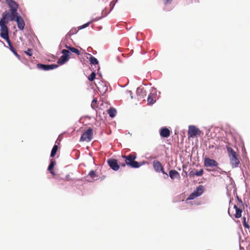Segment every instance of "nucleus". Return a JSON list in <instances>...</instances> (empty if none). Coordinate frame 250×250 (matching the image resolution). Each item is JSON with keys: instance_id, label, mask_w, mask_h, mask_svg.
<instances>
[{"instance_id": "7", "label": "nucleus", "mask_w": 250, "mask_h": 250, "mask_svg": "<svg viewBox=\"0 0 250 250\" xmlns=\"http://www.w3.org/2000/svg\"><path fill=\"white\" fill-rule=\"evenodd\" d=\"M201 130L197 128L194 125H189L188 127V137L190 138H194L197 136H200L201 135Z\"/></svg>"}, {"instance_id": "21", "label": "nucleus", "mask_w": 250, "mask_h": 250, "mask_svg": "<svg viewBox=\"0 0 250 250\" xmlns=\"http://www.w3.org/2000/svg\"><path fill=\"white\" fill-rule=\"evenodd\" d=\"M69 59V57L66 56L65 55H62L60 57V58L58 60V63L60 64H63L65 62H66Z\"/></svg>"}, {"instance_id": "16", "label": "nucleus", "mask_w": 250, "mask_h": 250, "mask_svg": "<svg viewBox=\"0 0 250 250\" xmlns=\"http://www.w3.org/2000/svg\"><path fill=\"white\" fill-rule=\"evenodd\" d=\"M160 134L162 137L167 138L170 136V131L166 127L162 128L160 131Z\"/></svg>"}, {"instance_id": "31", "label": "nucleus", "mask_w": 250, "mask_h": 250, "mask_svg": "<svg viewBox=\"0 0 250 250\" xmlns=\"http://www.w3.org/2000/svg\"><path fill=\"white\" fill-rule=\"evenodd\" d=\"M89 175L90 176V177H91L92 178H93L95 177L96 176V174H95V172L94 170H91L89 173Z\"/></svg>"}, {"instance_id": "13", "label": "nucleus", "mask_w": 250, "mask_h": 250, "mask_svg": "<svg viewBox=\"0 0 250 250\" xmlns=\"http://www.w3.org/2000/svg\"><path fill=\"white\" fill-rule=\"evenodd\" d=\"M97 87L98 90L102 95L104 94L108 90V87L106 84L104 82L99 83Z\"/></svg>"}, {"instance_id": "11", "label": "nucleus", "mask_w": 250, "mask_h": 250, "mask_svg": "<svg viewBox=\"0 0 250 250\" xmlns=\"http://www.w3.org/2000/svg\"><path fill=\"white\" fill-rule=\"evenodd\" d=\"M107 163L111 168L115 171L119 169L120 165L118 163L117 160L114 159H109L107 160Z\"/></svg>"}, {"instance_id": "28", "label": "nucleus", "mask_w": 250, "mask_h": 250, "mask_svg": "<svg viewBox=\"0 0 250 250\" xmlns=\"http://www.w3.org/2000/svg\"><path fill=\"white\" fill-rule=\"evenodd\" d=\"M204 173V170L203 169H200L199 171L195 170V175L197 176H201L203 175Z\"/></svg>"}, {"instance_id": "20", "label": "nucleus", "mask_w": 250, "mask_h": 250, "mask_svg": "<svg viewBox=\"0 0 250 250\" xmlns=\"http://www.w3.org/2000/svg\"><path fill=\"white\" fill-rule=\"evenodd\" d=\"M234 208H235V211H236V213L235 214V217L236 218H239L241 217V215H242L241 213L242 212V209L241 208V207H240L238 206L234 205Z\"/></svg>"}, {"instance_id": "30", "label": "nucleus", "mask_w": 250, "mask_h": 250, "mask_svg": "<svg viewBox=\"0 0 250 250\" xmlns=\"http://www.w3.org/2000/svg\"><path fill=\"white\" fill-rule=\"evenodd\" d=\"M243 224L245 228L249 229L250 227L248 224V223L246 222V219L245 217H243Z\"/></svg>"}, {"instance_id": "38", "label": "nucleus", "mask_w": 250, "mask_h": 250, "mask_svg": "<svg viewBox=\"0 0 250 250\" xmlns=\"http://www.w3.org/2000/svg\"><path fill=\"white\" fill-rule=\"evenodd\" d=\"M65 47L68 49V50H69V48H71L72 47L71 46H68L67 45L65 44Z\"/></svg>"}, {"instance_id": "36", "label": "nucleus", "mask_w": 250, "mask_h": 250, "mask_svg": "<svg viewBox=\"0 0 250 250\" xmlns=\"http://www.w3.org/2000/svg\"><path fill=\"white\" fill-rule=\"evenodd\" d=\"M195 170L191 171L189 173V176H194L195 175Z\"/></svg>"}, {"instance_id": "1", "label": "nucleus", "mask_w": 250, "mask_h": 250, "mask_svg": "<svg viewBox=\"0 0 250 250\" xmlns=\"http://www.w3.org/2000/svg\"><path fill=\"white\" fill-rule=\"evenodd\" d=\"M122 157L125 159V163H123L120 164L123 167H125V165H127L132 168H138L145 164V162L139 163L135 161V159L137 157L135 153H130L128 155H123Z\"/></svg>"}, {"instance_id": "37", "label": "nucleus", "mask_w": 250, "mask_h": 250, "mask_svg": "<svg viewBox=\"0 0 250 250\" xmlns=\"http://www.w3.org/2000/svg\"><path fill=\"white\" fill-rule=\"evenodd\" d=\"M172 1V0H164V3L165 4H170Z\"/></svg>"}, {"instance_id": "17", "label": "nucleus", "mask_w": 250, "mask_h": 250, "mask_svg": "<svg viewBox=\"0 0 250 250\" xmlns=\"http://www.w3.org/2000/svg\"><path fill=\"white\" fill-rule=\"evenodd\" d=\"M169 175L170 178L172 180L174 179L175 178L179 179L180 178V174L176 170L174 169H172L169 171Z\"/></svg>"}, {"instance_id": "35", "label": "nucleus", "mask_w": 250, "mask_h": 250, "mask_svg": "<svg viewBox=\"0 0 250 250\" xmlns=\"http://www.w3.org/2000/svg\"><path fill=\"white\" fill-rule=\"evenodd\" d=\"M89 24H90V22L85 23L84 24H83V26H82L80 28V29L86 27L87 26H88L89 25Z\"/></svg>"}, {"instance_id": "15", "label": "nucleus", "mask_w": 250, "mask_h": 250, "mask_svg": "<svg viewBox=\"0 0 250 250\" xmlns=\"http://www.w3.org/2000/svg\"><path fill=\"white\" fill-rule=\"evenodd\" d=\"M136 94L138 96L141 98H143L146 94V91L145 88L142 86H140L137 88L136 90Z\"/></svg>"}, {"instance_id": "9", "label": "nucleus", "mask_w": 250, "mask_h": 250, "mask_svg": "<svg viewBox=\"0 0 250 250\" xmlns=\"http://www.w3.org/2000/svg\"><path fill=\"white\" fill-rule=\"evenodd\" d=\"M37 67L39 69H42L45 71H47L57 68L58 67V65L55 64H43L41 63H38L37 65Z\"/></svg>"}, {"instance_id": "10", "label": "nucleus", "mask_w": 250, "mask_h": 250, "mask_svg": "<svg viewBox=\"0 0 250 250\" xmlns=\"http://www.w3.org/2000/svg\"><path fill=\"white\" fill-rule=\"evenodd\" d=\"M204 166L206 167H217L218 163L215 160L209 158L208 157H205L204 161Z\"/></svg>"}, {"instance_id": "32", "label": "nucleus", "mask_w": 250, "mask_h": 250, "mask_svg": "<svg viewBox=\"0 0 250 250\" xmlns=\"http://www.w3.org/2000/svg\"><path fill=\"white\" fill-rule=\"evenodd\" d=\"M25 53L29 56L32 55V50L31 49H28L27 51H25Z\"/></svg>"}, {"instance_id": "27", "label": "nucleus", "mask_w": 250, "mask_h": 250, "mask_svg": "<svg viewBox=\"0 0 250 250\" xmlns=\"http://www.w3.org/2000/svg\"><path fill=\"white\" fill-rule=\"evenodd\" d=\"M96 77V73L94 72H92V73L88 76V79L89 81L92 82Z\"/></svg>"}, {"instance_id": "33", "label": "nucleus", "mask_w": 250, "mask_h": 250, "mask_svg": "<svg viewBox=\"0 0 250 250\" xmlns=\"http://www.w3.org/2000/svg\"><path fill=\"white\" fill-rule=\"evenodd\" d=\"M237 199H238V203H237V204L236 206H238L240 207H243V205L242 200L240 199H239V198H237Z\"/></svg>"}, {"instance_id": "34", "label": "nucleus", "mask_w": 250, "mask_h": 250, "mask_svg": "<svg viewBox=\"0 0 250 250\" xmlns=\"http://www.w3.org/2000/svg\"><path fill=\"white\" fill-rule=\"evenodd\" d=\"M63 180L67 181H69L71 180L70 175H66L65 178Z\"/></svg>"}, {"instance_id": "5", "label": "nucleus", "mask_w": 250, "mask_h": 250, "mask_svg": "<svg viewBox=\"0 0 250 250\" xmlns=\"http://www.w3.org/2000/svg\"><path fill=\"white\" fill-rule=\"evenodd\" d=\"M93 130L91 128H89L82 135L80 141L90 142L93 138Z\"/></svg>"}, {"instance_id": "4", "label": "nucleus", "mask_w": 250, "mask_h": 250, "mask_svg": "<svg viewBox=\"0 0 250 250\" xmlns=\"http://www.w3.org/2000/svg\"><path fill=\"white\" fill-rule=\"evenodd\" d=\"M227 149L231 167L233 168L238 167L240 164L239 155L231 147L227 146Z\"/></svg>"}, {"instance_id": "22", "label": "nucleus", "mask_w": 250, "mask_h": 250, "mask_svg": "<svg viewBox=\"0 0 250 250\" xmlns=\"http://www.w3.org/2000/svg\"><path fill=\"white\" fill-rule=\"evenodd\" d=\"M88 55L90 56L89 60L91 65H95L99 63V62L96 58L90 54H88Z\"/></svg>"}, {"instance_id": "19", "label": "nucleus", "mask_w": 250, "mask_h": 250, "mask_svg": "<svg viewBox=\"0 0 250 250\" xmlns=\"http://www.w3.org/2000/svg\"><path fill=\"white\" fill-rule=\"evenodd\" d=\"M6 1L11 10L18 9V5L15 1L13 0H6Z\"/></svg>"}, {"instance_id": "12", "label": "nucleus", "mask_w": 250, "mask_h": 250, "mask_svg": "<svg viewBox=\"0 0 250 250\" xmlns=\"http://www.w3.org/2000/svg\"><path fill=\"white\" fill-rule=\"evenodd\" d=\"M156 100V93L155 90H152L147 97V103L149 104H153Z\"/></svg>"}, {"instance_id": "25", "label": "nucleus", "mask_w": 250, "mask_h": 250, "mask_svg": "<svg viewBox=\"0 0 250 250\" xmlns=\"http://www.w3.org/2000/svg\"><path fill=\"white\" fill-rule=\"evenodd\" d=\"M91 107L93 109H96L98 107V105L97 103V99L95 98L93 100L92 103H91Z\"/></svg>"}, {"instance_id": "6", "label": "nucleus", "mask_w": 250, "mask_h": 250, "mask_svg": "<svg viewBox=\"0 0 250 250\" xmlns=\"http://www.w3.org/2000/svg\"><path fill=\"white\" fill-rule=\"evenodd\" d=\"M205 190V188L204 186L202 185L199 186L196 189L190 194V195L188 198V200H193L195 198L200 196L204 192Z\"/></svg>"}, {"instance_id": "24", "label": "nucleus", "mask_w": 250, "mask_h": 250, "mask_svg": "<svg viewBox=\"0 0 250 250\" xmlns=\"http://www.w3.org/2000/svg\"><path fill=\"white\" fill-rule=\"evenodd\" d=\"M58 149V147L57 145H55L53 146V148L51 150L50 157H54L55 156V155H56Z\"/></svg>"}, {"instance_id": "3", "label": "nucleus", "mask_w": 250, "mask_h": 250, "mask_svg": "<svg viewBox=\"0 0 250 250\" xmlns=\"http://www.w3.org/2000/svg\"><path fill=\"white\" fill-rule=\"evenodd\" d=\"M1 31H0V35L1 38H2L3 39H4L6 42L8 43L9 48L10 50L15 54V55L20 59V55L17 53L16 50L14 48V47L12 45V44L9 40V31H8V27H6L4 25V24L1 22Z\"/></svg>"}, {"instance_id": "26", "label": "nucleus", "mask_w": 250, "mask_h": 250, "mask_svg": "<svg viewBox=\"0 0 250 250\" xmlns=\"http://www.w3.org/2000/svg\"><path fill=\"white\" fill-rule=\"evenodd\" d=\"M69 50L70 51H71L72 52L77 54L78 55H80L81 54L80 51L78 49H77V48H75L73 47H72L71 48H69Z\"/></svg>"}, {"instance_id": "2", "label": "nucleus", "mask_w": 250, "mask_h": 250, "mask_svg": "<svg viewBox=\"0 0 250 250\" xmlns=\"http://www.w3.org/2000/svg\"><path fill=\"white\" fill-rule=\"evenodd\" d=\"M11 13L8 11H5L2 15V18L0 20V31H1V22L6 27L9 21H13L17 19L18 16L17 9L11 10Z\"/></svg>"}, {"instance_id": "8", "label": "nucleus", "mask_w": 250, "mask_h": 250, "mask_svg": "<svg viewBox=\"0 0 250 250\" xmlns=\"http://www.w3.org/2000/svg\"><path fill=\"white\" fill-rule=\"evenodd\" d=\"M153 167L154 168V169L157 171V172H160V171H161L164 174H165L166 175V177H165V178H168V175L165 172V171L164 170V168L161 164V163L157 161V160H155L153 161Z\"/></svg>"}, {"instance_id": "23", "label": "nucleus", "mask_w": 250, "mask_h": 250, "mask_svg": "<svg viewBox=\"0 0 250 250\" xmlns=\"http://www.w3.org/2000/svg\"><path fill=\"white\" fill-rule=\"evenodd\" d=\"M116 110L113 108H110L108 110V114L111 118L114 117L116 115Z\"/></svg>"}, {"instance_id": "18", "label": "nucleus", "mask_w": 250, "mask_h": 250, "mask_svg": "<svg viewBox=\"0 0 250 250\" xmlns=\"http://www.w3.org/2000/svg\"><path fill=\"white\" fill-rule=\"evenodd\" d=\"M56 164V162L54 159H51L50 160V163L48 167V170L50 171V172L53 175H55V172L53 170V168L54 166Z\"/></svg>"}, {"instance_id": "29", "label": "nucleus", "mask_w": 250, "mask_h": 250, "mask_svg": "<svg viewBox=\"0 0 250 250\" xmlns=\"http://www.w3.org/2000/svg\"><path fill=\"white\" fill-rule=\"evenodd\" d=\"M62 53L63 54V55H65L66 56L69 57L70 52L68 50L63 49L62 51Z\"/></svg>"}, {"instance_id": "14", "label": "nucleus", "mask_w": 250, "mask_h": 250, "mask_svg": "<svg viewBox=\"0 0 250 250\" xmlns=\"http://www.w3.org/2000/svg\"><path fill=\"white\" fill-rule=\"evenodd\" d=\"M18 25V28L21 30H23L25 26V22L21 17H17V19L15 20Z\"/></svg>"}]
</instances>
